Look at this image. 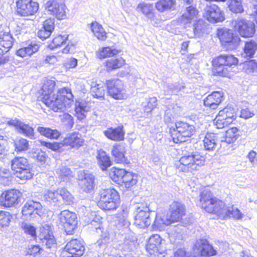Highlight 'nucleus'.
Here are the masks:
<instances>
[{
  "label": "nucleus",
  "instance_id": "1",
  "mask_svg": "<svg viewBox=\"0 0 257 257\" xmlns=\"http://www.w3.org/2000/svg\"><path fill=\"white\" fill-rule=\"evenodd\" d=\"M122 52L120 49L106 46L99 48L95 52L97 59L102 60L106 58L103 63L104 70L107 73L123 68L126 65L125 59L120 56L116 57Z\"/></svg>",
  "mask_w": 257,
  "mask_h": 257
},
{
  "label": "nucleus",
  "instance_id": "2",
  "mask_svg": "<svg viewBox=\"0 0 257 257\" xmlns=\"http://www.w3.org/2000/svg\"><path fill=\"white\" fill-rule=\"evenodd\" d=\"M211 63L212 75L228 77L230 69L238 66L239 60L233 54H222L214 57Z\"/></svg>",
  "mask_w": 257,
  "mask_h": 257
},
{
  "label": "nucleus",
  "instance_id": "3",
  "mask_svg": "<svg viewBox=\"0 0 257 257\" xmlns=\"http://www.w3.org/2000/svg\"><path fill=\"white\" fill-rule=\"evenodd\" d=\"M196 130L193 125L179 121L169 129V133L172 141L177 144L187 142L195 135Z\"/></svg>",
  "mask_w": 257,
  "mask_h": 257
},
{
  "label": "nucleus",
  "instance_id": "4",
  "mask_svg": "<svg viewBox=\"0 0 257 257\" xmlns=\"http://www.w3.org/2000/svg\"><path fill=\"white\" fill-rule=\"evenodd\" d=\"M74 96L70 88L63 87L56 93L50 95L49 93V107L54 112L61 111L71 106Z\"/></svg>",
  "mask_w": 257,
  "mask_h": 257
},
{
  "label": "nucleus",
  "instance_id": "5",
  "mask_svg": "<svg viewBox=\"0 0 257 257\" xmlns=\"http://www.w3.org/2000/svg\"><path fill=\"white\" fill-rule=\"evenodd\" d=\"M200 199L198 205L209 213L216 215L219 213L222 216L225 215V210L222 208L224 202L213 197L208 188H204L200 192Z\"/></svg>",
  "mask_w": 257,
  "mask_h": 257
},
{
  "label": "nucleus",
  "instance_id": "6",
  "mask_svg": "<svg viewBox=\"0 0 257 257\" xmlns=\"http://www.w3.org/2000/svg\"><path fill=\"white\" fill-rule=\"evenodd\" d=\"M237 109L231 105H226L220 109L213 120L214 125L219 129L223 128L237 122Z\"/></svg>",
  "mask_w": 257,
  "mask_h": 257
},
{
  "label": "nucleus",
  "instance_id": "7",
  "mask_svg": "<svg viewBox=\"0 0 257 257\" xmlns=\"http://www.w3.org/2000/svg\"><path fill=\"white\" fill-rule=\"evenodd\" d=\"M99 200L97 205L102 210H115L119 204V196L114 189H102L99 191Z\"/></svg>",
  "mask_w": 257,
  "mask_h": 257
},
{
  "label": "nucleus",
  "instance_id": "8",
  "mask_svg": "<svg viewBox=\"0 0 257 257\" xmlns=\"http://www.w3.org/2000/svg\"><path fill=\"white\" fill-rule=\"evenodd\" d=\"M230 25L233 30L242 38H252L255 34V24L242 17H238L232 19Z\"/></svg>",
  "mask_w": 257,
  "mask_h": 257
},
{
  "label": "nucleus",
  "instance_id": "9",
  "mask_svg": "<svg viewBox=\"0 0 257 257\" xmlns=\"http://www.w3.org/2000/svg\"><path fill=\"white\" fill-rule=\"evenodd\" d=\"M205 160V157L198 153L183 156L176 164V168L180 172H190L204 165Z\"/></svg>",
  "mask_w": 257,
  "mask_h": 257
},
{
  "label": "nucleus",
  "instance_id": "10",
  "mask_svg": "<svg viewBox=\"0 0 257 257\" xmlns=\"http://www.w3.org/2000/svg\"><path fill=\"white\" fill-rule=\"evenodd\" d=\"M233 31V29L219 28L216 31V36L219 39L221 45L227 50L235 49L241 41L240 37Z\"/></svg>",
  "mask_w": 257,
  "mask_h": 257
},
{
  "label": "nucleus",
  "instance_id": "11",
  "mask_svg": "<svg viewBox=\"0 0 257 257\" xmlns=\"http://www.w3.org/2000/svg\"><path fill=\"white\" fill-rule=\"evenodd\" d=\"M202 17L205 20L212 24L222 23L225 19L224 11L215 4H210L205 6Z\"/></svg>",
  "mask_w": 257,
  "mask_h": 257
},
{
  "label": "nucleus",
  "instance_id": "12",
  "mask_svg": "<svg viewBox=\"0 0 257 257\" xmlns=\"http://www.w3.org/2000/svg\"><path fill=\"white\" fill-rule=\"evenodd\" d=\"M108 95L116 100L125 99V92L122 81L118 78H111L105 81Z\"/></svg>",
  "mask_w": 257,
  "mask_h": 257
},
{
  "label": "nucleus",
  "instance_id": "13",
  "mask_svg": "<svg viewBox=\"0 0 257 257\" xmlns=\"http://www.w3.org/2000/svg\"><path fill=\"white\" fill-rule=\"evenodd\" d=\"M136 226L145 228L150 225L151 220L150 217V208L147 204H138L134 212Z\"/></svg>",
  "mask_w": 257,
  "mask_h": 257
},
{
  "label": "nucleus",
  "instance_id": "14",
  "mask_svg": "<svg viewBox=\"0 0 257 257\" xmlns=\"http://www.w3.org/2000/svg\"><path fill=\"white\" fill-rule=\"evenodd\" d=\"M58 219L60 225L64 228L67 234H72L77 224L76 214L68 210H65L59 214Z\"/></svg>",
  "mask_w": 257,
  "mask_h": 257
},
{
  "label": "nucleus",
  "instance_id": "15",
  "mask_svg": "<svg viewBox=\"0 0 257 257\" xmlns=\"http://www.w3.org/2000/svg\"><path fill=\"white\" fill-rule=\"evenodd\" d=\"M90 225L92 230L100 235V239L97 241V244L100 247L104 246L109 242L112 232L108 229L107 226L103 224L99 218H96L90 222Z\"/></svg>",
  "mask_w": 257,
  "mask_h": 257
},
{
  "label": "nucleus",
  "instance_id": "16",
  "mask_svg": "<svg viewBox=\"0 0 257 257\" xmlns=\"http://www.w3.org/2000/svg\"><path fill=\"white\" fill-rule=\"evenodd\" d=\"M85 250L83 241L74 239L68 242L61 253V257H81Z\"/></svg>",
  "mask_w": 257,
  "mask_h": 257
},
{
  "label": "nucleus",
  "instance_id": "17",
  "mask_svg": "<svg viewBox=\"0 0 257 257\" xmlns=\"http://www.w3.org/2000/svg\"><path fill=\"white\" fill-rule=\"evenodd\" d=\"M38 9V3L33 0H18L16 2V13L19 16H33L37 12Z\"/></svg>",
  "mask_w": 257,
  "mask_h": 257
},
{
  "label": "nucleus",
  "instance_id": "18",
  "mask_svg": "<svg viewBox=\"0 0 257 257\" xmlns=\"http://www.w3.org/2000/svg\"><path fill=\"white\" fill-rule=\"evenodd\" d=\"M66 10L67 8L63 4L52 2L49 5V12L51 16L49 20L53 21L52 23L49 22L50 33H51L54 29L55 19L57 20H62L66 18Z\"/></svg>",
  "mask_w": 257,
  "mask_h": 257
},
{
  "label": "nucleus",
  "instance_id": "19",
  "mask_svg": "<svg viewBox=\"0 0 257 257\" xmlns=\"http://www.w3.org/2000/svg\"><path fill=\"white\" fill-rule=\"evenodd\" d=\"M22 193L15 189L4 192L0 196V206L5 207H14L22 201Z\"/></svg>",
  "mask_w": 257,
  "mask_h": 257
},
{
  "label": "nucleus",
  "instance_id": "20",
  "mask_svg": "<svg viewBox=\"0 0 257 257\" xmlns=\"http://www.w3.org/2000/svg\"><path fill=\"white\" fill-rule=\"evenodd\" d=\"M162 239L158 234L151 235L146 245L147 251L152 257H164V250L161 248Z\"/></svg>",
  "mask_w": 257,
  "mask_h": 257
},
{
  "label": "nucleus",
  "instance_id": "21",
  "mask_svg": "<svg viewBox=\"0 0 257 257\" xmlns=\"http://www.w3.org/2000/svg\"><path fill=\"white\" fill-rule=\"evenodd\" d=\"M14 38L10 32H4L0 35V65L7 63L9 59L4 55L12 47Z\"/></svg>",
  "mask_w": 257,
  "mask_h": 257
},
{
  "label": "nucleus",
  "instance_id": "22",
  "mask_svg": "<svg viewBox=\"0 0 257 257\" xmlns=\"http://www.w3.org/2000/svg\"><path fill=\"white\" fill-rule=\"evenodd\" d=\"M85 141L78 132H74L68 134L62 140V145L70 149H78L84 146Z\"/></svg>",
  "mask_w": 257,
  "mask_h": 257
},
{
  "label": "nucleus",
  "instance_id": "23",
  "mask_svg": "<svg viewBox=\"0 0 257 257\" xmlns=\"http://www.w3.org/2000/svg\"><path fill=\"white\" fill-rule=\"evenodd\" d=\"M126 153L125 147L120 143H115L112 146L111 155L116 164H130Z\"/></svg>",
  "mask_w": 257,
  "mask_h": 257
},
{
  "label": "nucleus",
  "instance_id": "24",
  "mask_svg": "<svg viewBox=\"0 0 257 257\" xmlns=\"http://www.w3.org/2000/svg\"><path fill=\"white\" fill-rule=\"evenodd\" d=\"M104 135L109 140L114 142H121L125 139V132L122 124L115 127H109L103 132Z\"/></svg>",
  "mask_w": 257,
  "mask_h": 257
},
{
  "label": "nucleus",
  "instance_id": "25",
  "mask_svg": "<svg viewBox=\"0 0 257 257\" xmlns=\"http://www.w3.org/2000/svg\"><path fill=\"white\" fill-rule=\"evenodd\" d=\"M194 251L201 256H213L217 254V251L212 245L208 243L205 239L197 240L194 244Z\"/></svg>",
  "mask_w": 257,
  "mask_h": 257
},
{
  "label": "nucleus",
  "instance_id": "26",
  "mask_svg": "<svg viewBox=\"0 0 257 257\" xmlns=\"http://www.w3.org/2000/svg\"><path fill=\"white\" fill-rule=\"evenodd\" d=\"M223 94L218 91H215L208 94L203 100V104L212 109H216L223 100Z\"/></svg>",
  "mask_w": 257,
  "mask_h": 257
},
{
  "label": "nucleus",
  "instance_id": "27",
  "mask_svg": "<svg viewBox=\"0 0 257 257\" xmlns=\"http://www.w3.org/2000/svg\"><path fill=\"white\" fill-rule=\"evenodd\" d=\"M199 15V11L196 7L189 6L186 8L184 13L179 18V20L181 23L190 24L198 19Z\"/></svg>",
  "mask_w": 257,
  "mask_h": 257
},
{
  "label": "nucleus",
  "instance_id": "28",
  "mask_svg": "<svg viewBox=\"0 0 257 257\" xmlns=\"http://www.w3.org/2000/svg\"><path fill=\"white\" fill-rule=\"evenodd\" d=\"M169 211L170 216L174 222L181 220L186 212L185 206L177 201H174L170 205Z\"/></svg>",
  "mask_w": 257,
  "mask_h": 257
},
{
  "label": "nucleus",
  "instance_id": "29",
  "mask_svg": "<svg viewBox=\"0 0 257 257\" xmlns=\"http://www.w3.org/2000/svg\"><path fill=\"white\" fill-rule=\"evenodd\" d=\"M12 170L14 174L31 173L27 160L24 157L16 158L12 161Z\"/></svg>",
  "mask_w": 257,
  "mask_h": 257
},
{
  "label": "nucleus",
  "instance_id": "30",
  "mask_svg": "<svg viewBox=\"0 0 257 257\" xmlns=\"http://www.w3.org/2000/svg\"><path fill=\"white\" fill-rule=\"evenodd\" d=\"M174 222L170 215L163 212L156 214L155 219L152 224V228L155 230L163 229L165 226L168 225Z\"/></svg>",
  "mask_w": 257,
  "mask_h": 257
},
{
  "label": "nucleus",
  "instance_id": "31",
  "mask_svg": "<svg viewBox=\"0 0 257 257\" xmlns=\"http://www.w3.org/2000/svg\"><path fill=\"white\" fill-rule=\"evenodd\" d=\"M184 228L181 226H176L173 227L169 233V238L171 244L174 247H177L181 244L184 238Z\"/></svg>",
  "mask_w": 257,
  "mask_h": 257
},
{
  "label": "nucleus",
  "instance_id": "32",
  "mask_svg": "<svg viewBox=\"0 0 257 257\" xmlns=\"http://www.w3.org/2000/svg\"><path fill=\"white\" fill-rule=\"evenodd\" d=\"M41 204L33 201H28L24 206L22 213L27 219L34 218L38 214V209L41 207Z\"/></svg>",
  "mask_w": 257,
  "mask_h": 257
},
{
  "label": "nucleus",
  "instance_id": "33",
  "mask_svg": "<svg viewBox=\"0 0 257 257\" xmlns=\"http://www.w3.org/2000/svg\"><path fill=\"white\" fill-rule=\"evenodd\" d=\"M96 158L99 167L103 171H106L112 165V162L110 156L104 151H98Z\"/></svg>",
  "mask_w": 257,
  "mask_h": 257
},
{
  "label": "nucleus",
  "instance_id": "34",
  "mask_svg": "<svg viewBox=\"0 0 257 257\" xmlns=\"http://www.w3.org/2000/svg\"><path fill=\"white\" fill-rule=\"evenodd\" d=\"M61 197L64 201L67 204H70L73 201V197L66 189H58L56 192L49 191V198H51L54 202L58 200V197Z\"/></svg>",
  "mask_w": 257,
  "mask_h": 257
},
{
  "label": "nucleus",
  "instance_id": "35",
  "mask_svg": "<svg viewBox=\"0 0 257 257\" xmlns=\"http://www.w3.org/2000/svg\"><path fill=\"white\" fill-rule=\"evenodd\" d=\"M239 137V128L236 126H232L228 128L225 131L223 139L224 142L231 144L234 143Z\"/></svg>",
  "mask_w": 257,
  "mask_h": 257
},
{
  "label": "nucleus",
  "instance_id": "36",
  "mask_svg": "<svg viewBox=\"0 0 257 257\" xmlns=\"http://www.w3.org/2000/svg\"><path fill=\"white\" fill-rule=\"evenodd\" d=\"M91 31L94 36L100 41H105L107 38V33L102 25L96 21L92 22L90 24Z\"/></svg>",
  "mask_w": 257,
  "mask_h": 257
},
{
  "label": "nucleus",
  "instance_id": "37",
  "mask_svg": "<svg viewBox=\"0 0 257 257\" xmlns=\"http://www.w3.org/2000/svg\"><path fill=\"white\" fill-rule=\"evenodd\" d=\"M8 123L10 125L15 126L17 129L20 130L21 133L30 138H32L34 136L33 128L18 120H11L8 122Z\"/></svg>",
  "mask_w": 257,
  "mask_h": 257
},
{
  "label": "nucleus",
  "instance_id": "38",
  "mask_svg": "<svg viewBox=\"0 0 257 257\" xmlns=\"http://www.w3.org/2000/svg\"><path fill=\"white\" fill-rule=\"evenodd\" d=\"M176 5V0H158L155 4L156 9L159 12L174 10Z\"/></svg>",
  "mask_w": 257,
  "mask_h": 257
},
{
  "label": "nucleus",
  "instance_id": "39",
  "mask_svg": "<svg viewBox=\"0 0 257 257\" xmlns=\"http://www.w3.org/2000/svg\"><path fill=\"white\" fill-rule=\"evenodd\" d=\"M222 208L224 209V210H225V215H222V216L220 214L217 213L216 215L219 218L224 219L228 217H232L234 219H239L242 217L243 214L240 212L239 210H238L237 208H234L233 206L226 207L224 203Z\"/></svg>",
  "mask_w": 257,
  "mask_h": 257
},
{
  "label": "nucleus",
  "instance_id": "40",
  "mask_svg": "<svg viewBox=\"0 0 257 257\" xmlns=\"http://www.w3.org/2000/svg\"><path fill=\"white\" fill-rule=\"evenodd\" d=\"M112 181L122 189H130L135 185L137 180L134 178H111Z\"/></svg>",
  "mask_w": 257,
  "mask_h": 257
},
{
  "label": "nucleus",
  "instance_id": "41",
  "mask_svg": "<svg viewBox=\"0 0 257 257\" xmlns=\"http://www.w3.org/2000/svg\"><path fill=\"white\" fill-rule=\"evenodd\" d=\"M90 93L93 98L103 100L105 98V89L103 84L95 83L91 86Z\"/></svg>",
  "mask_w": 257,
  "mask_h": 257
},
{
  "label": "nucleus",
  "instance_id": "42",
  "mask_svg": "<svg viewBox=\"0 0 257 257\" xmlns=\"http://www.w3.org/2000/svg\"><path fill=\"white\" fill-rule=\"evenodd\" d=\"M129 209L126 206H122L121 210L117 214L118 224L125 229H127L130 225L128 219Z\"/></svg>",
  "mask_w": 257,
  "mask_h": 257
},
{
  "label": "nucleus",
  "instance_id": "43",
  "mask_svg": "<svg viewBox=\"0 0 257 257\" xmlns=\"http://www.w3.org/2000/svg\"><path fill=\"white\" fill-rule=\"evenodd\" d=\"M39 48V46L35 42H32L27 47H25L19 49L17 54L22 57L27 56H31L36 52Z\"/></svg>",
  "mask_w": 257,
  "mask_h": 257
},
{
  "label": "nucleus",
  "instance_id": "44",
  "mask_svg": "<svg viewBox=\"0 0 257 257\" xmlns=\"http://www.w3.org/2000/svg\"><path fill=\"white\" fill-rule=\"evenodd\" d=\"M81 189L85 192H90L94 188V178H81L78 180Z\"/></svg>",
  "mask_w": 257,
  "mask_h": 257
},
{
  "label": "nucleus",
  "instance_id": "45",
  "mask_svg": "<svg viewBox=\"0 0 257 257\" xmlns=\"http://www.w3.org/2000/svg\"><path fill=\"white\" fill-rule=\"evenodd\" d=\"M257 50V43L253 40H249L245 43L243 49L246 57L251 58Z\"/></svg>",
  "mask_w": 257,
  "mask_h": 257
},
{
  "label": "nucleus",
  "instance_id": "46",
  "mask_svg": "<svg viewBox=\"0 0 257 257\" xmlns=\"http://www.w3.org/2000/svg\"><path fill=\"white\" fill-rule=\"evenodd\" d=\"M229 10L233 13H242L244 11L241 0H229L227 3Z\"/></svg>",
  "mask_w": 257,
  "mask_h": 257
},
{
  "label": "nucleus",
  "instance_id": "47",
  "mask_svg": "<svg viewBox=\"0 0 257 257\" xmlns=\"http://www.w3.org/2000/svg\"><path fill=\"white\" fill-rule=\"evenodd\" d=\"M22 228L31 240L37 239L36 228L29 223H23Z\"/></svg>",
  "mask_w": 257,
  "mask_h": 257
},
{
  "label": "nucleus",
  "instance_id": "48",
  "mask_svg": "<svg viewBox=\"0 0 257 257\" xmlns=\"http://www.w3.org/2000/svg\"><path fill=\"white\" fill-rule=\"evenodd\" d=\"M215 135L212 133H207L203 140V144L206 150H213L216 145Z\"/></svg>",
  "mask_w": 257,
  "mask_h": 257
},
{
  "label": "nucleus",
  "instance_id": "49",
  "mask_svg": "<svg viewBox=\"0 0 257 257\" xmlns=\"http://www.w3.org/2000/svg\"><path fill=\"white\" fill-rule=\"evenodd\" d=\"M68 37L65 36L57 35L55 37L49 44V49H54L60 48L62 45L65 44Z\"/></svg>",
  "mask_w": 257,
  "mask_h": 257
},
{
  "label": "nucleus",
  "instance_id": "50",
  "mask_svg": "<svg viewBox=\"0 0 257 257\" xmlns=\"http://www.w3.org/2000/svg\"><path fill=\"white\" fill-rule=\"evenodd\" d=\"M193 22V30L194 34L199 35L203 33L205 28V23L204 20L198 18Z\"/></svg>",
  "mask_w": 257,
  "mask_h": 257
},
{
  "label": "nucleus",
  "instance_id": "51",
  "mask_svg": "<svg viewBox=\"0 0 257 257\" xmlns=\"http://www.w3.org/2000/svg\"><path fill=\"white\" fill-rule=\"evenodd\" d=\"M75 116L78 119L82 120L86 117V106L81 102H79L75 107Z\"/></svg>",
  "mask_w": 257,
  "mask_h": 257
},
{
  "label": "nucleus",
  "instance_id": "52",
  "mask_svg": "<svg viewBox=\"0 0 257 257\" xmlns=\"http://www.w3.org/2000/svg\"><path fill=\"white\" fill-rule=\"evenodd\" d=\"M158 105V100L156 97H151L148 99L147 104L144 106V113L148 114L151 113L153 110L157 107Z\"/></svg>",
  "mask_w": 257,
  "mask_h": 257
},
{
  "label": "nucleus",
  "instance_id": "53",
  "mask_svg": "<svg viewBox=\"0 0 257 257\" xmlns=\"http://www.w3.org/2000/svg\"><path fill=\"white\" fill-rule=\"evenodd\" d=\"M110 175L113 177H124L125 176L134 177L135 174L126 171L125 169L113 167L110 169Z\"/></svg>",
  "mask_w": 257,
  "mask_h": 257
},
{
  "label": "nucleus",
  "instance_id": "54",
  "mask_svg": "<svg viewBox=\"0 0 257 257\" xmlns=\"http://www.w3.org/2000/svg\"><path fill=\"white\" fill-rule=\"evenodd\" d=\"M137 9L146 16L153 14V6L151 4L142 3L137 6Z\"/></svg>",
  "mask_w": 257,
  "mask_h": 257
},
{
  "label": "nucleus",
  "instance_id": "55",
  "mask_svg": "<svg viewBox=\"0 0 257 257\" xmlns=\"http://www.w3.org/2000/svg\"><path fill=\"white\" fill-rule=\"evenodd\" d=\"M11 218L12 216L9 212L0 211V229L9 226Z\"/></svg>",
  "mask_w": 257,
  "mask_h": 257
},
{
  "label": "nucleus",
  "instance_id": "56",
  "mask_svg": "<svg viewBox=\"0 0 257 257\" xmlns=\"http://www.w3.org/2000/svg\"><path fill=\"white\" fill-rule=\"evenodd\" d=\"M16 150L18 152L27 150L29 148V143L27 140L21 138L15 141Z\"/></svg>",
  "mask_w": 257,
  "mask_h": 257
},
{
  "label": "nucleus",
  "instance_id": "57",
  "mask_svg": "<svg viewBox=\"0 0 257 257\" xmlns=\"http://www.w3.org/2000/svg\"><path fill=\"white\" fill-rule=\"evenodd\" d=\"M46 85H44L42 86L41 90H40V93H41V95L38 97V101L39 102H42L46 106H48V89Z\"/></svg>",
  "mask_w": 257,
  "mask_h": 257
},
{
  "label": "nucleus",
  "instance_id": "58",
  "mask_svg": "<svg viewBox=\"0 0 257 257\" xmlns=\"http://www.w3.org/2000/svg\"><path fill=\"white\" fill-rule=\"evenodd\" d=\"M245 70L247 73H257V61L251 59L245 62Z\"/></svg>",
  "mask_w": 257,
  "mask_h": 257
},
{
  "label": "nucleus",
  "instance_id": "59",
  "mask_svg": "<svg viewBox=\"0 0 257 257\" xmlns=\"http://www.w3.org/2000/svg\"><path fill=\"white\" fill-rule=\"evenodd\" d=\"M38 37L42 41L48 38V22L45 21L43 28L40 30L38 33Z\"/></svg>",
  "mask_w": 257,
  "mask_h": 257
},
{
  "label": "nucleus",
  "instance_id": "60",
  "mask_svg": "<svg viewBox=\"0 0 257 257\" xmlns=\"http://www.w3.org/2000/svg\"><path fill=\"white\" fill-rule=\"evenodd\" d=\"M254 112L248 107L242 108L240 110L239 117L244 119H248L254 115Z\"/></svg>",
  "mask_w": 257,
  "mask_h": 257
},
{
  "label": "nucleus",
  "instance_id": "61",
  "mask_svg": "<svg viewBox=\"0 0 257 257\" xmlns=\"http://www.w3.org/2000/svg\"><path fill=\"white\" fill-rule=\"evenodd\" d=\"M78 63L77 59L74 58H70L67 59L64 63V65L67 69L75 68Z\"/></svg>",
  "mask_w": 257,
  "mask_h": 257
},
{
  "label": "nucleus",
  "instance_id": "62",
  "mask_svg": "<svg viewBox=\"0 0 257 257\" xmlns=\"http://www.w3.org/2000/svg\"><path fill=\"white\" fill-rule=\"evenodd\" d=\"M8 142L4 137L0 135V155H5L7 152Z\"/></svg>",
  "mask_w": 257,
  "mask_h": 257
},
{
  "label": "nucleus",
  "instance_id": "63",
  "mask_svg": "<svg viewBox=\"0 0 257 257\" xmlns=\"http://www.w3.org/2000/svg\"><path fill=\"white\" fill-rule=\"evenodd\" d=\"M49 249H52V253H54L56 251L57 248V244L56 239L53 235H52L49 232Z\"/></svg>",
  "mask_w": 257,
  "mask_h": 257
},
{
  "label": "nucleus",
  "instance_id": "64",
  "mask_svg": "<svg viewBox=\"0 0 257 257\" xmlns=\"http://www.w3.org/2000/svg\"><path fill=\"white\" fill-rule=\"evenodd\" d=\"M42 235H40L41 237L44 236V238L46 240V244L47 245L48 242V225L47 224H45L42 225V227L40 228Z\"/></svg>",
  "mask_w": 257,
  "mask_h": 257
}]
</instances>
